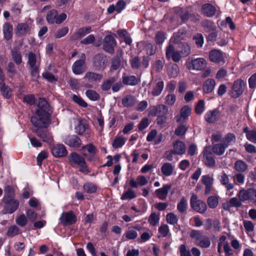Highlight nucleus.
Masks as SVG:
<instances>
[{"mask_svg": "<svg viewBox=\"0 0 256 256\" xmlns=\"http://www.w3.org/2000/svg\"><path fill=\"white\" fill-rule=\"evenodd\" d=\"M186 64L189 70L198 71L204 69L207 66V62L203 58H192L187 60Z\"/></svg>", "mask_w": 256, "mask_h": 256, "instance_id": "3", "label": "nucleus"}, {"mask_svg": "<svg viewBox=\"0 0 256 256\" xmlns=\"http://www.w3.org/2000/svg\"><path fill=\"white\" fill-rule=\"evenodd\" d=\"M203 156L204 163L207 166L212 168L216 166V162L212 156L210 146H208L204 149Z\"/></svg>", "mask_w": 256, "mask_h": 256, "instance_id": "14", "label": "nucleus"}, {"mask_svg": "<svg viewBox=\"0 0 256 256\" xmlns=\"http://www.w3.org/2000/svg\"><path fill=\"white\" fill-rule=\"evenodd\" d=\"M136 197V194L135 191L132 189L129 188L127 190L124 192L121 196V200H132Z\"/></svg>", "mask_w": 256, "mask_h": 256, "instance_id": "45", "label": "nucleus"}, {"mask_svg": "<svg viewBox=\"0 0 256 256\" xmlns=\"http://www.w3.org/2000/svg\"><path fill=\"white\" fill-rule=\"evenodd\" d=\"M140 82V79L134 76H126L122 77L123 83L127 85L135 86Z\"/></svg>", "mask_w": 256, "mask_h": 256, "instance_id": "33", "label": "nucleus"}, {"mask_svg": "<svg viewBox=\"0 0 256 256\" xmlns=\"http://www.w3.org/2000/svg\"><path fill=\"white\" fill-rule=\"evenodd\" d=\"M202 182L205 186L204 193L206 194H208L210 193L212 188L214 179L212 176L208 174L204 175L201 178Z\"/></svg>", "mask_w": 256, "mask_h": 256, "instance_id": "16", "label": "nucleus"}, {"mask_svg": "<svg viewBox=\"0 0 256 256\" xmlns=\"http://www.w3.org/2000/svg\"><path fill=\"white\" fill-rule=\"evenodd\" d=\"M238 196L242 202L249 200L253 203L256 202V190L250 188H244L240 190Z\"/></svg>", "mask_w": 256, "mask_h": 256, "instance_id": "6", "label": "nucleus"}, {"mask_svg": "<svg viewBox=\"0 0 256 256\" xmlns=\"http://www.w3.org/2000/svg\"><path fill=\"white\" fill-rule=\"evenodd\" d=\"M236 138L234 134L228 133L226 134L222 140V142L228 148L229 146L232 145L236 142Z\"/></svg>", "mask_w": 256, "mask_h": 256, "instance_id": "36", "label": "nucleus"}, {"mask_svg": "<svg viewBox=\"0 0 256 256\" xmlns=\"http://www.w3.org/2000/svg\"><path fill=\"white\" fill-rule=\"evenodd\" d=\"M84 189L88 193H94L96 191V186L93 184L88 182L84 185Z\"/></svg>", "mask_w": 256, "mask_h": 256, "instance_id": "61", "label": "nucleus"}, {"mask_svg": "<svg viewBox=\"0 0 256 256\" xmlns=\"http://www.w3.org/2000/svg\"><path fill=\"white\" fill-rule=\"evenodd\" d=\"M13 28L11 24L8 22L4 23L3 26V32L4 38L9 40L12 38Z\"/></svg>", "mask_w": 256, "mask_h": 256, "instance_id": "35", "label": "nucleus"}, {"mask_svg": "<svg viewBox=\"0 0 256 256\" xmlns=\"http://www.w3.org/2000/svg\"><path fill=\"white\" fill-rule=\"evenodd\" d=\"M116 45V42L114 36L108 35L104 37V48L105 50L109 52H112Z\"/></svg>", "mask_w": 256, "mask_h": 256, "instance_id": "19", "label": "nucleus"}, {"mask_svg": "<svg viewBox=\"0 0 256 256\" xmlns=\"http://www.w3.org/2000/svg\"><path fill=\"white\" fill-rule=\"evenodd\" d=\"M220 180L221 184L224 186L228 190H232L234 188L233 184L229 182V178L228 176L224 172L220 176Z\"/></svg>", "mask_w": 256, "mask_h": 256, "instance_id": "32", "label": "nucleus"}, {"mask_svg": "<svg viewBox=\"0 0 256 256\" xmlns=\"http://www.w3.org/2000/svg\"><path fill=\"white\" fill-rule=\"evenodd\" d=\"M205 103L204 100H200L198 102L195 111L196 114H201L204 110Z\"/></svg>", "mask_w": 256, "mask_h": 256, "instance_id": "58", "label": "nucleus"}, {"mask_svg": "<svg viewBox=\"0 0 256 256\" xmlns=\"http://www.w3.org/2000/svg\"><path fill=\"white\" fill-rule=\"evenodd\" d=\"M122 105L125 107H132L135 104L136 100L134 96L127 95L122 98Z\"/></svg>", "mask_w": 256, "mask_h": 256, "instance_id": "34", "label": "nucleus"}, {"mask_svg": "<svg viewBox=\"0 0 256 256\" xmlns=\"http://www.w3.org/2000/svg\"><path fill=\"white\" fill-rule=\"evenodd\" d=\"M85 150H87L88 153L92 155L95 154L98 152L96 147L92 144H89L82 147L81 150L83 152V154L86 156L87 154L84 152Z\"/></svg>", "mask_w": 256, "mask_h": 256, "instance_id": "38", "label": "nucleus"}, {"mask_svg": "<svg viewBox=\"0 0 256 256\" xmlns=\"http://www.w3.org/2000/svg\"><path fill=\"white\" fill-rule=\"evenodd\" d=\"M68 32V27H64L57 30L54 34L56 38H60L66 36Z\"/></svg>", "mask_w": 256, "mask_h": 256, "instance_id": "62", "label": "nucleus"}, {"mask_svg": "<svg viewBox=\"0 0 256 256\" xmlns=\"http://www.w3.org/2000/svg\"><path fill=\"white\" fill-rule=\"evenodd\" d=\"M14 190L10 186H6L4 188V194L3 200L4 203L8 204L11 200L14 199Z\"/></svg>", "mask_w": 256, "mask_h": 256, "instance_id": "28", "label": "nucleus"}, {"mask_svg": "<svg viewBox=\"0 0 256 256\" xmlns=\"http://www.w3.org/2000/svg\"><path fill=\"white\" fill-rule=\"evenodd\" d=\"M107 60L105 56L102 54H96L94 58V66L97 70L104 69L106 64Z\"/></svg>", "mask_w": 256, "mask_h": 256, "instance_id": "23", "label": "nucleus"}, {"mask_svg": "<svg viewBox=\"0 0 256 256\" xmlns=\"http://www.w3.org/2000/svg\"><path fill=\"white\" fill-rule=\"evenodd\" d=\"M234 169L240 172H245L248 168V164L242 160H236L234 164Z\"/></svg>", "mask_w": 256, "mask_h": 256, "instance_id": "41", "label": "nucleus"}, {"mask_svg": "<svg viewBox=\"0 0 256 256\" xmlns=\"http://www.w3.org/2000/svg\"><path fill=\"white\" fill-rule=\"evenodd\" d=\"M7 204V212L9 214H12L15 212L18 207L19 202L18 200L12 199Z\"/></svg>", "mask_w": 256, "mask_h": 256, "instance_id": "43", "label": "nucleus"}, {"mask_svg": "<svg viewBox=\"0 0 256 256\" xmlns=\"http://www.w3.org/2000/svg\"><path fill=\"white\" fill-rule=\"evenodd\" d=\"M172 150L175 154L182 155L185 154L186 146L184 143L180 140H177L172 144Z\"/></svg>", "mask_w": 256, "mask_h": 256, "instance_id": "24", "label": "nucleus"}, {"mask_svg": "<svg viewBox=\"0 0 256 256\" xmlns=\"http://www.w3.org/2000/svg\"><path fill=\"white\" fill-rule=\"evenodd\" d=\"M86 94L89 99L94 101L97 100L100 98L98 93L92 90H87L86 92Z\"/></svg>", "mask_w": 256, "mask_h": 256, "instance_id": "54", "label": "nucleus"}, {"mask_svg": "<svg viewBox=\"0 0 256 256\" xmlns=\"http://www.w3.org/2000/svg\"><path fill=\"white\" fill-rule=\"evenodd\" d=\"M166 220L169 224L174 225L178 223V218L175 214L170 212L167 214L166 216Z\"/></svg>", "mask_w": 256, "mask_h": 256, "instance_id": "53", "label": "nucleus"}, {"mask_svg": "<svg viewBox=\"0 0 256 256\" xmlns=\"http://www.w3.org/2000/svg\"><path fill=\"white\" fill-rule=\"evenodd\" d=\"M80 59L75 62L72 65V72L76 74H82L86 69L85 54L82 53L80 54Z\"/></svg>", "mask_w": 256, "mask_h": 256, "instance_id": "9", "label": "nucleus"}, {"mask_svg": "<svg viewBox=\"0 0 256 256\" xmlns=\"http://www.w3.org/2000/svg\"><path fill=\"white\" fill-rule=\"evenodd\" d=\"M174 166L169 162L164 163L161 167V172L163 175L169 176L172 174L174 170Z\"/></svg>", "mask_w": 256, "mask_h": 256, "instance_id": "31", "label": "nucleus"}, {"mask_svg": "<svg viewBox=\"0 0 256 256\" xmlns=\"http://www.w3.org/2000/svg\"><path fill=\"white\" fill-rule=\"evenodd\" d=\"M216 11V8L210 4H206L202 6V12L206 16L211 17L214 16Z\"/></svg>", "mask_w": 256, "mask_h": 256, "instance_id": "30", "label": "nucleus"}, {"mask_svg": "<svg viewBox=\"0 0 256 256\" xmlns=\"http://www.w3.org/2000/svg\"><path fill=\"white\" fill-rule=\"evenodd\" d=\"M164 82L163 81L160 80L158 82L156 83V85L154 87L153 90L152 92V94L154 96H159L161 94L164 88Z\"/></svg>", "mask_w": 256, "mask_h": 256, "instance_id": "47", "label": "nucleus"}, {"mask_svg": "<svg viewBox=\"0 0 256 256\" xmlns=\"http://www.w3.org/2000/svg\"><path fill=\"white\" fill-rule=\"evenodd\" d=\"M28 62L30 67L31 74L32 77L37 78L38 76L40 58L32 52H29L28 54Z\"/></svg>", "mask_w": 256, "mask_h": 256, "instance_id": "4", "label": "nucleus"}, {"mask_svg": "<svg viewBox=\"0 0 256 256\" xmlns=\"http://www.w3.org/2000/svg\"><path fill=\"white\" fill-rule=\"evenodd\" d=\"M192 208L198 212L204 213L207 208L206 203L200 200L195 194H192L190 201Z\"/></svg>", "mask_w": 256, "mask_h": 256, "instance_id": "8", "label": "nucleus"}, {"mask_svg": "<svg viewBox=\"0 0 256 256\" xmlns=\"http://www.w3.org/2000/svg\"><path fill=\"white\" fill-rule=\"evenodd\" d=\"M53 156L56 158L65 156L68 154V152L64 144H58L54 146L52 149Z\"/></svg>", "mask_w": 256, "mask_h": 256, "instance_id": "20", "label": "nucleus"}, {"mask_svg": "<svg viewBox=\"0 0 256 256\" xmlns=\"http://www.w3.org/2000/svg\"><path fill=\"white\" fill-rule=\"evenodd\" d=\"M37 135L44 142L52 144L54 142V138L52 134L46 130L37 129L36 130Z\"/></svg>", "mask_w": 256, "mask_h": 256, "instance_id": "18", "label": "nucleus"}, {"mask_svg": "<svg viewBox=\"0 0 256 256\" xmlns=\"http://www.w3.org/2000/svg\"><path fill=\"white\" fill-rule=\"evenodd\" d=\"M245 176L241 173H238L234 175V180L236 184L242 185L244 182Z\"/></svg>", "mask_w": 256, "mask_h": 256, "instance_id": "57", "label": "nucleus"}, {"mask_svg": "<svg viewBox=\"0 0 256 256\" xmlns=\"http://www.w3.org/2000/svg\"><path fill=\"white\" fill-rule=\"evenodd\" d=\"M126 139L122 136H117L114 140L112 145L115 148L122 147L126 143Z\"/></svg>", "mask_w": 256, "mask_h": 256, "instance_id": "40", "label": "nucleus"}, {"mask_svg": "<svg viewBox=\"0 0 256 256\" xmlns=\"http://www.w3.org/2000/svg\"><path fill=\"white\" fill-rule=\"evenodd\" d=\"M0 90L2 96L6 98H10L11 96V90L3 82H0Z\"/></svg>", "mask_w": 256, "mask_h": 256, "instance_id": "44", "label": "nucleus"}, {"mask_svg": "<svg viewBox=\"0 0 256 256\" xmlns=\"http://www.w3.org/2000/svg\"><path fill=\"white\" fill-rule=\"evenodd\" d=\"M30 28L26 23H20L16 28V34L19 36H23L30 33Z\"/></svg>", "mask_w": 256, "mask_h": 256, "instance_id": "26", "label": "nucleus"}, {"mask_svg": "<svg viewBox=\"0 0 256 256\" xmlns=\"http://www.w3.org/2000/svg\"><path fill=\"white\" fill-rule=\"evenodd\" d=\"M188 208L187 200L184 198H182L180 200L177 204V209L180 213H184L186 212Z\"/></svg>", "mask_w": 256, "mask_h": 256, "instance_id": "49", "label": "nucleus"}, {"mask_svg": "<svg viewBox=\"0 0 256 256\" xmlns=\"http://www.w3.org/2000/svg\"><path fill=\"white\" fill-rule=\"evenodd\" d=\"M91 30L90 26H86L80 28L72 36L73 38L78 39L84 37L88 34L90 33Z\"/></svg>", "mask_w": 256, "mask_h": 256, "instance_id": "37", "label": "nucleus"}, {"mask_svg": "<svg viewBox=\"0 0 256 256\" xmlns=\"http://www.w3.org/2000/svg\"><path fill=\"white\" fill-rule=\"evenodd\" d=\"M68 160L72 166H78L79 170L80 172L84 174H88L89 172L84 158L78 154L74 152L71 153L69 156Z\"/></svg>", "mask_w": 256, "mask_h": 256, "instance_id": "2", "label": "nucleus"}, {"mask_svg": "<svg viewBox=\"0 0 256 256\" xmlns=\"http://www.w3.org/2000/svg\"><path fill=\"white\" fill-rule=\"evenodd\" d=\"M50 106L46 100L44 98H40L38 109L36 111V116L31 118V122L38 129L46 128L50 122Z\"/></svg>", "mask_w": 256, "mask_h": 256, "instance_id": "1", "label": "nucleus"}, {"mask_svg": "<svg viewBox=\"0 0 256 256\" xmlns=\"http://www.w3.org/2000/svg\"><path fill=\"white\" fill-rule=\"evenodd\" d=\"M170 188V184H164L162 188L156 190L155 194L159 199L164 200L166 198L168 192Z\"/></svg>", "mask_w": 256, "mask_h": 256, "instance_id": "25", "label": "nucleus"}, {"mask_svg": "<svg viewBox=\"0 0 256 256\" xmlns=\"http://www.w3.org/2000/svg\"><path fill=\"white\" fill-rule=\"evenodd\" d=\"M203 236L202 232L198 230H192L190 232V236L194 240L196 244L198 243Z\"/></svg>", "mask_w": 256, "mask_h": 256, "instance_id": "42", "label": "nucleus"}, {"mask_svg": "<svg viewBox=\"0 0 256 256\" xmlns=\"http://www.w3.org/2000/svg\"><path fill=\"white\" fill-rule=\"evenodd\" d=\"M72 99L74 102L82 107L86 108L88 106L86 102L80 96L73 94L72 96Z\"/></svg>", "mask_w": 256, "mask_h": 256, "instance_id": "59", "label": "nucleus"}, {"mask_svg": "<svg viewBox=\"0 0 256 256\" xmlns=\"http://www.w3.org/2000/svg\"><path fill=\"white\" fill-rule=\"evenodd\" d=\"M148 183V180L144 176L142 175L138 176L136 180L131 178L129 180L130 186L133 188H137L138 186H146Z\"/></svg>", "mask_w": 256, "mask_h": 256, "instance_id": "17", "label": "nucleus"}, {"mask_svg": "<svg viewBox=\"0 0 256 256\" xmlns=\"http://www.w3.org/2000/svg\"><path fill=\"white\" fill-rule=\"evenodd\" d=\"M115 79L114 78H111L108 80L104 81L102 86L101 88L103 90H108L110 89L112 86V84L114 82Z\"/></svg>", "mask_w": 256, "mask_h": 256, "instance_id": "55", "label": "nucleus"}, {"mask_svg": "<svg viewBox=\"0 0 256 256\" xmlns=\"http://www.w3.org/2000/svg\"><path fill=\"white\" fill-rule=\"evenodd\" d=\"M246 137L250 141L256 144V130H250L248 132Z\"/></svg>", "mask_w": 256, "mask_h": 256, "instance_id": "64", "label": "nucleus"}, {"mask_svg": "<svg viewBox=\"0 0 256 256\" xmlns=\"http://www.w3.org/2000/svg\"><path fill=\"white\" fill-rule=\"evenodd\" d=\"M159 220L160 216L155 212L152 213L148 220L149 224L152 226L157 225L159 222Z\"/></svg>", "mask_w": 256, "mask_h": 256, "instance_id": "51", "label": "nucleus"}, {"mask_svg": "<svg viewBox=\"0 0 256 256\" xmlns=\"http://www.w3.org/2000/svg\"><path fill=\"white\" fill-rule=\"evenodd\" d=\"M16 222L18 226H24L27 224V218L24 214L19 215L17 216Z\"/></svg>", "mask_w": 256, "mask_h": 256, "instance_id": "60", "label": "nucleus"}, {"mask_svg": "<svg viewBox=\"0 0 256 256\" xmlns=\"http://www.w3.org/2000/svg\"><path fill=\"white\" fill-rule=\"evenodd\" d=\"M210 238L208 236L204 235L196 245L202 248H208L210 246Z\"/></svg>", "mask_w": 256, "mask_h": 256, "instance_id": "48", "label": "nucleus"}, {"mask_svg": "<svg viewBox=\"0 0 256 256\" xmlns=\"http://www.w3.org/2000/svg\"><path fill=\"white\" fill-rule=\"evenodd\" d=\"M141 44L143 46V50L148 55H152L155 53L156 48L150 42H143Z\"/></svg>", "mask_w": 256, "mask_h": 256, "instance_id": "39", "label": "nucleus"}, {"mask_svg": "<svg viewBox=\"0 0 256 256\" xmlns=\"http://www.w3.org/2000/svg\"><path fill=\"white\" fill-rule=\"evenodd\" d=\"M166 57L168 59L172 58L175 62H178L182 56L180 51L176 50L173 46L169 45L166 50Z\"/></svg>", "mask_w": 256, "mask_h": 256, "instance_id": "12", "label": "nucleus"}, {"mask_svg": "<svg viewBox=\"0 0 256 256\" xmlns=\"http://www.w3.org/2000/svg\"><path fill=\"white\" fill-rule=\"evenodd\" d=\"M243 224L246 233L252 232L254 230V225L250 220H244Z\"/></svg>", "mask_w": 256, "mask_h": 256, "instance_id": "63", "label": "nucleus"}, {"mask_svg": "<svg viewBox=\"0 0 256 256\" xmlns=\"http://www.w3.org/2000/svg\"><path fill=\"white\" fill-rule=\"evenodd\" d=\"M191 112V108L188 106L183 107L180 112V116H176L178 122L182 123L188 117Z\"/></svg>", "mask_w": 256, "mask_h": 256, "instance_id": "27", "label": "nucleus"}, {"mask_svg": "<svg viewBox=\"0 0 256 256\" xmlns=\"http://www.w3.org/2000/svg\"><path fill=\"white\" fill-rule=\"evenodd\" d=\"M66 17L67 16L65 13H62L58 15L56 10H52L47 14L46 20L50 24H60L62 23Z\"/></svg>", "mask_w": 256, "mask_h": 256, "instance_id": "7", "label": "nucleus"}, {"mask_svg": "<svg viewBox=\"0 0 256 256\" xmlns=\"http://www.w3.org/2000/svg\"><path fill=\"white\" fill-rule=\"evenodd\" d=\"M207 202L208 206L211 208H216L218 204V199L217 196H211L208 198Z\"/></svg>", "mask_w": 256, "mask_h": 256, "instance_id": "52", "label": "nucleus"}, {"mask_svg": "<svg viewBox=\"0 0 256 256\" xmlns=\"http://www.w3.org/2000/svg\"><path fill=\"white\" fill-rule=\"evenodd\" d=\"M209 58L211 62L222 65L224 64V57L222 52L218 50H214L209 54Z\"/></svg>", "mask_w": 256, "mask_h": 256, "instance_id": "13", "label": "nucleus"}, {"mask_svg": "<svg viewBox=\"0 0 256 256\" xmlns=\"http://www.w3.org/2000/svg\"><path fill=\"white\" fill-rule=\"evenodd\" d=\"M19 230V228L16 226H12L8 228L7 236L10 237H13L18 234Z\"/></svg>", "mask_w": 256, "mask_h": 256, "instance_id": "56", "label": "nucleus"}, {"mask_svg": "<svg viewBox=\"0 0 256 256\" xmlns=\"http://www.w3.org/2000/svg\"><path fill=\"white\" fill-rule=\"evenodd\" d=\"M220 118V112L218 109H214L206 112L204 116L205 120L208 123H214Z\"/></svg>", "mask_w": 256, "mask_h": 256, "instance_id": "21", "label": "nucleus"}, {"mask_svg": "<svg viewBox=\"0 0 256 256\" xmlns=\"http://www.w3.org/2000/svg\"><path fill=\"white\" fill-rule=\"evenodd\" d=\"M216 82L212 78H208L203 84L202 90L204 93L208 94L211 92L214 88Z\"/></svg>", "mask_w": 256, "mask_h": 256, "instance_id": "29", "label": "nucleus"}, {"mask_svg": "<svg viewBox=\"0 0 256 256\" xmlns=\"http://www.w3.org/2000/svg\"><path fill=\"white\" fill-rule=\"evenodd\" d=\"M60 220L64 226H69L76 222V216L72 211H70L62 213Z\"/></svg>", "mask_w": 256, "mask_h": 256, "instance_id": "10", "label": "nucleus"}, {"mask_svg": "<svg viewBox=\"0 0 256 256\" xmlns=\"http://www.w3.org/2000/svg\"><path fill=\"white\" fill-rule=\"evenodd\" d=\"M88 128V125L85 123L80 121L75 128L76 132L80 135L83 134L86 130Z\"/></svg>", "mask_w": 256, "mask_h": 256, "instance_id": "50", "label": "nucleus"}, {"mask_svg": "<svg viewBox=\"0 0 256 256\" xmlns=\"http://www.w3.org/2000/svg\"><path fill=\"white\" fill-rule=\"evenodd\" d=\"M227 148L222 142L214 144L212 147L213 152L218 156H221L224 152L226 148Z\"/></svg>", "mask_w": 256, "mask_h": 256, "instance_id": "46", "label": "nucleus"}, {"mask_svg": "<svg viewBox=\"0 0 256 256\" xmlns=\"http://www.w3.org/2000/svg\"><path fill=\"white\" fill-rule=\"evenodd\" d=\"M65 144L70 147L78 148L82 144L80 139L75 135L68 136L64 140Z\"/></svg>", "mask_w": 256, "mask_h": 256, "instance_id": "22", "label": "nucleus"}, {"mask_svg": "<svg viewBox=\"0 0 256 256\" xmlns=\"http://www.w3.org/2000/svg\"><path fill=\"white\" fill-rule=\"evenodd\" d=\"M245 84L241 80H236L232 87V94L234 98H238L244 92Z\"/></svg>", "mask_w": 256, "mask_h": 256, "instance_id": "15", "label": "nucleus"}, {"mask_svg": "<svg viewBox=\"0 0 256 256\" xmlns=\"http://www.w3.org/2000/svg\"><path fill=\"white\" fill-rule=\"evenodd\" d=\"M168 112V108L164 104H158L150 108L148 114L150 116H156L166 115Z\"/></svg>", "mask_w": 256, "mask_h": 256, "instance_id": "11", "label": "nucleus"}, {"mask_svg": "<svg viewBox=\"0 0 256 256\" xmlns=\"http://www.w3.org/2000/svg\"><path fill=\"white\" fill-rule=\"evenodd\" d=\"M102 78V76L92 72H87L83 80V86L86 88H92L94 82H100Z\"/></svg>", "mask_w": 256, "mask_h": 256, "instance_id": "5", "label": "nucleus"}]
</instances>
